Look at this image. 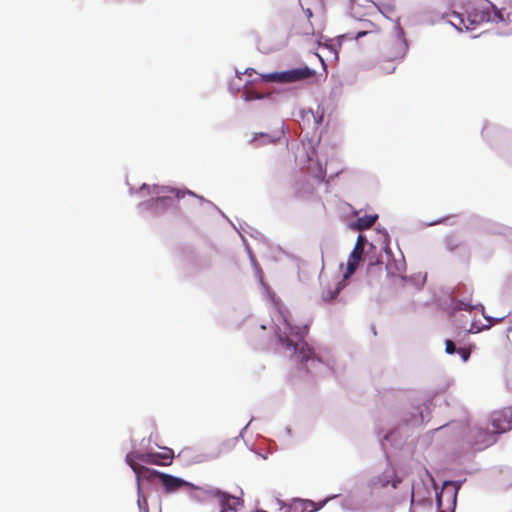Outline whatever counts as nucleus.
Returning a JSON list of instances; mask_svg holds the SVG:
<instances>
[{
	"label": "nucleus",
	"mask_w": 512,
	"mask_h": 512,
	"mask_svg": "<svg viewBox=\"0 0 512 512\" xmlns=\"http://www.w3.org/2000/svg\"><path fill=\"white\" fill-rule=\"evenodd\" d=\"M457 350L458 349L456 348L455 343L452 340L447 339L445 341V351L447 354H453L457 352Z\"/></svg>",
	"instance_id": "6ab92c4d"
},
{
	"label": "nucleus",
	"mask_w": 512,
	"mask_h": 512,
	"mask_svg": "<svg viewBox=\"0 0 512 512\" xmlns=\"http://www.w3.org/2000/svg\"><path fill=\"white\" fill-rule=\"evenodd\" d=\"M245 100H253V99H262L263 95L257 92H245L244 93Z\"/></svg>",
	"instance_id": "aec40b11"
},
{
	"label": "nucleus",
	"mask_w": 512,
	"mask_h": 512,
	"mask_svg": "<svg viewBox=\"0 0 512 512\" xmlns=\"http://www.w3.org/2000/svg\"><path fill=\"white\" fill-rule=\"evenodd\" d=\"M370 4H371V7H372L373 9L377 10L378 12L383 13V12H382V10H381V8H380V7H379L375 2L370 1Z\"/></svg>",
	"instance_id": "b1692460"
},
{
	"label": "nucleus",
	"mask_w": 512,
	"mask_h": 512,
	"mask_svg": "<svg viewBox=\"0 0 512 512\" xmlns=\"http://www.w3.org/2000/svg\"><path fill=\"white\" fill-rule=\"evenodd\" d=\"M339 288H337L332 294L328 295L326 298L327 299H333L338 293H339Z\"/></svg>",
	"instance_id": "393cba45"
},
{
	"label": "nucleus",
	"mask_w": 512,
	"mask_h": 512,
	"mask_svg": "<svg viewBox=\"0 0 512 512\" xmlns=\"http://www.w3.org/2000/svg\"><path fill=\"white\" fill-rule=\"evenodd\" d=\"M365 30H362V31H358L355 35V38L356 39H360L361 37L369 34V33H377L379 32V27L377 25H375L374 23H369L365 26Z\"/></svg>",
	"instance_id": "2eb2a0df"
},
{
	"label": "nucleus",
	"mask_w": 512,
	"mask_h": 512,
	"mask_svg": "<svg viewBox=\"0 0 512 512\" xmlns=\"http://www.w3.org/2000/svg\"><path fill=\"white\" fill-rule=\"evenodd\" d=\"M460 245L461 242L454 237H448L446 239V248L451 252L455 251Z\"/></svg>",
	"instance_id": "dca6fc26"
},
{
	"label": "nucleus",
	"mask_w": 512,
	"mask_h": 512,
	"mask_svg": "<svg viewBox=\"0 0 512 512\" xmlns=\"http://www.w3.org/2000/svg\"><path fill=\"white\" fill-rule=\"evenodd\" d=\"M145 190H147L148 193L155 194L157 196L155 203L157 205H161L162 207H170L172 205L173 198L181 199L186 195L195 196V194L189 190H179L167 186L153 185L150 187L147 184H143L140 188V192L143 193Z\"/></svg>",
	"instance_id": "7ed1b4c3"
},
{
	"label": "nucleus",
	"mask_w": 512,
	"mask_h": 512,
	"mask_svg": "<svg viewBox=\"0 0 512 512\" xmlns=\"http://www.w3.org/2000/svg\"><path fill=\"white\" fill-rule=\"evenodd\" d=\"M493 434H494L493 432L491 433L487 429L474 428L471 431V437L473 439V444L475 446H477L479 449L487 447L495 441Z\"/></svg>",
	"instance_id": "1a4fd4ad"
},
{
	"label": "nucleus",
	"mask_w": 512,
	"mask_h": 512,
	"mask_svg": "<svg viewBox=\"0 0 512 512\" xmlns=\"http://www.w3.org/2000/svg\"><path fill=\"white\" fill-rule=\"evenodd\" d=\"M365 242H366V239L362 235H359L358 238H357L355 246H360V247H362L364 249Z\"/></svg>",
	"instance_id": "5701e85b"
},
{
	"label": "nucleus",
	"mask_w": 512,
	"mask_h": 512,
	"mask_svg": "<svg viewBox=\"0 0 512 512\" xmlns=\"http://www.w3.org/2000/svg\"><path fill=\"white\" fill-rule=\"evenodd\" d=\"M153 476L160 479L166 493L177 491L183 486H190V484L183 479L162 472L153 471Z\"/></svg>",
	"instance_id": "6e6552de"
},
{
	"label": "nucleus",
	"mask_w": 512,
	"mask_h": 512,
	"mask_svg": "<svg viewBox=\"0 0 512 512\" xmlns=\"http://www.w3.org/2000/svg\"><path fill=\"white\" fill-rule=\"evenodd\" d=\"M217 499L222 507L221 512H227L228 510L238 511L239 507L243 504V501L239 497L232 496L221 490H219Z\"/></svg>",
	"instance_id": "9d476101"
},
{
	"label": "nucleus",
	"mask_w": 512,
	"mask_h": 512,
	"mask_svg": "<svg viewBox=\"0 0 512 512\" xmlns=\"http://www.w3.org/2000/svg\"><path fill=\"white\" fill-rule=\"evenodd\" d=\"M260 136L261 138L264 139V143H272L275 141V139H273L270 135L266 133H260Z\"/></svg>",
	"instance_id": "4be33fe9"
},
{
	"label": "nucleus",
	"mask_w": 512,
	"mask_h": 512,
	"mask_svg": "<svg viewBox=\"0 0 512 512\" xmlns=\"http://www.w3.org/2000/svg\"><path fill=\"white\" fill-rule=\"evenodd\" d=\"M173 458L174 453L172 449L164 448L162 452L130 453L126 456V462L136 474L137 483L139 484V479L141 477L150 478L153 476V471L139 464L137 461H141L148 464L167 466L172 463Z\"/></svg>",
	"instance_id": "f03ea898"
},
{
	"label": "nucleus",
	"mask_w": 512,
	"mask_h": 512,
	"mask_svg": "<svg viewBox=\"0 0 512 512\" xmlns=\"http://www.w3.org/2000/svg\"><path fill=\"white\" fill-rule=\"evenodd\" d=\"M138 490L140 491V483L138 484ZM137 503H138V506L141 510H144L145 512L148 511V504H147V500L146 498L141 495L140 493L138 494V500H137Z\"/></svg>",
	"instance_id": "f3484780"
},
{
	"label": "nucleus",
	"mask_w": 512,
	"mask_h": 512,
	"mask_svg": "<svg viewBox=\"0 0 512 512\" xmlns=\"http://www.w3.org/2000/svg\"><path fill=\"white\" fill-rule=\"evenodd\" d=\"M378 219V215H364L359 217L355 223V227L357 230H366L374 225L376 220Z\"/></svg>",
	"instance_id": "f8f14e48"
},
{
	"label": "nucleus",
	"mask_w": 512,
	"mask_h": 512,
	"mask_svg": "<svg viewBox=\"0 0 512 512\" xmlns=\"http://www.w3.org/2000/svg\"><path fill=\"white\" fill-rule=\"evenodd\" d=\"M363 251H364V249L362 247L354 246V248H353V250H352V252H351L349 257L352 258V259H356V260L360 261L361 258H362Z\"/></svg>",
	"instance_id": "a211bd4d"
},
{
	"label": "nucleus",
	"mask_w": 512,
	"mask_h": 512,
	"mask_svg": "<svg viewBox=\"0 0 512 512\" xmlns=\"http://www.w3.org/2000/svg\"><path fill=\"white\" fill-rule=\"evenodd\" d=\"M398 60H392L391 58H385L378 63V68L382 74H391L395 71Z\"/></svg>",
	"instance_id": "ddd939ff"
},
{
	"label": "nucleus",
	"mask_w": 512,
	"mask_h": 512,
	"mask_svg": "<svg viewBox=\"0 0 512 512\" xmlns=\"http://www.w3.org/2000/svg\"><path fill=\"white\" fill-rule=\"evenodd\" d=\"M401 481V478L397 476L396 470L392 466H389L381 474L370 480L369 487L372 491L384 489L389 485L395 489Z\"/></svg>",
	"instance_id": "39448f33"
},
{
	"label": "nucleus",
	"mask_w": 512,
	"mask_h": 512,
	"mask_svg": "<svg viewBox=\"0 0 512 512\" xmlns=\"http://www.w3.org/2000/svg\"><path fill=\"white\" fill-rule=\"evenodd\" d=\"M359 262L360 261L356 259H352L350 257L348 258L346 272L344 273V279H348L355 272L359 265Z\"/></svg>",
	"instance_id": "4468645a"
},
{
	"label": "nucleus",
	"mask_w": 512,
	"mask_h": 512,
	"mask_svg": "<svg viewBox=\"0 0 512 512\" xmlns=\"http://www.w3.org/2000/svg\"><path fill=\"white\" fill-rule=\"evenodd\" d=\"M457 352L459 353V355L461 356L462 360L464 362H466L469 357H470V350L469 349H466V348H459L457 350Z\"/></svg>",
	"instance_id": "412c9836"
},
{
	"label": "nucleus",
	"mask_w": 512,
	"mask_h": 512,
	"mask_svg": "<svg viewBox=\"0 0 512 512\" xmlns=\"http://www.w3.org/2000/svg\"><path fill=\"white\" fill-rule=\"evenodd\" d=\"M280 323L277 324L276 334L279 343L286 349H293L298 361L308 373L318 371L323 362L314 350L304 341L307 334L306 327L293 326L288 317L280 312Z\"/></svg>",
	"instance_id": "f257e3e1"
},
{
	"label": "nucleus",
	"mask_w": 512,
	"mask_h": 512,
	"mask_svg": "<svg viewBox=\"0 0 512 512\" xmlns=\"http://www.w3.org/2000/svg\"><path fill=\"white\" fill-rule=\"evenodd\" d=\"M407 51V44L401 35H396L384 45L382 56L392 60H401Z\"/></svg>",
	"instance_id": "423d86ee"
},
{
	"label": "nucleus",
	"mask_w": 512,
	"mask_h": 512,
	"mask_svg": "<svg viewBox=\"0 0 512 512\" xmlns=\"http://www.w3.org/2000/svg\"><path fill=\"white\" fill-rule=\"evenodd\" d=\"M219 489L214 487L200 488L194 487L192 497L198 501H207L211 498H217Z\"/></svg>",
	"instance_id": "9b49d317"
},
{
	"label": "nucleus",
	"mask_w": 512,
	"mask_h": 512,
	"mask_svg": "<svg viewBox=\"0 0 512 512\" xmlns=\"http://www.w3.org/2000/svg\"><path fill=\"white\" fill-rule=\"evenodd\" d=\"M493 433H504L512 429V408L506 407L491 415Z\"/></svg>",
	"instance_id": "0eeeda50"
},
{
	"label": "nucleus",
	"mask_w": 512,
	"mask_h": 512,
	"mask_svg": "<svg viewBox=\"0 0 512 512\" xmlns=\"http://www.w3.org/2000/svg\"><path fill=\"white\" fill-rule=\"evenodd\" d=\"M315 72L307 66L294 68L287 71L275 72L261 75L265 82L293 83L311 78Z\"/></svg>",
	"instance_id": "20e7f679"
},
{
	"label": "nucleus",
	"mask_w": 512,
	"mask_h": 512,
	"mask_svg": "<svg viewBox=\"0 0 512 512\" xmlns=\"http://www.w3.org/2000/svg\"><path fill=\"white\" fill-rule=\"evenodd\" d=\"M503 318H504V317L498 318V319L496 320V322L501 321Z\"/></svg>",
	"instance_id": "a878e982"
}]
</instances>
